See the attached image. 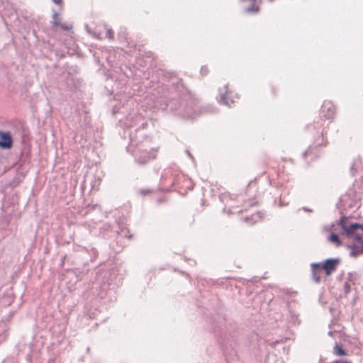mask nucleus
<instances>
[{
    "label": "nucleus",
    "mask_w": 363,
    "mask_h": 363,
    "mask_svg": "<svg viewBox=\"0 0 363 363\" xmlns=\"http://www.w3.org/2000/svg\"><path fill=\"white\" fill-rule=\"evenodd\" d=\"M342 229L346 235L354 240L360 242L363 237V225L357 223H353L347 226L345 224V218H342L339 223Z\"/></svg>",
    "instance_id": "f257e3e1"
},
{
    "label": "nucleus",
    "mask_w": 363,
    "mask_h": 363,
    "mask_svg": "<svg viewBox=\"0 0 363 363\" xmlns=\"http://www.w3.org/2000/svg\"><path fill=\"white\" fill-rule=\"evenodd\" d=\"M335 113V108L333 103L329 101H324L320 108V117L330 120L334 117Z\"/></svg>",
    "instance_id": "f03ea898"
},
{
    "label": "nucleus",
    "mask_w": 363,
    "mask_h": 363,
    "mask_svg": "<svg viewBox=\"0 0 363 363\" xmlns=\"http://www.w3.org/2000/svg\"><path fill=\"white\" fill-rule=\"evenodd\" d=\"M339 260L336 259H328L322 263H320L324 274L329 277L337 269Z\"/></svg>",
    "instance_id": "7ed1b4c3"
},
{
    "label": "nucleus",
    "mask_w": 363,
    "mask_h": 363,
    "mask_svg": "<svg viewBox=\"0 0 363 363\" xmlns=\"http://www.w3.org/2000/svg\"><path fill=\"white\" fill-rule=\"evenodd\" d=\"M311 266L312 269L313 279L316 283H318L320 281L324 272L321 268L320 263H313Z\"/></svg>",
    "instance_id": "20e7f679"
},
{
    "label": "nucleus",
    "mask_w": 363,
    "mask_h": 363,
    "mask_svg": "<svg viewBox=\"0 0 363 363\" xmlns=\"http://www.w3.org/2000/svg\"><path fill=\"white\" fill-rule=\"evenodd\" d=\"M13 140L9 133L0 132V147L10 148L12 147Z\"/></svg>",
    "instance_id": "39448f33"
},
{
    "label": "nucleus",
    "mask_w": 363,
    "mask_h": 363,
    "mask_svg": "<svg viewBox=\"0 0 363 363\" xmlns=\"http://www.w3.org/2000/svg\"><path fill=\"white\" fill-rule=\"evenodd\" d=\"M52 23L55 27H60L65 30H69L72 28L71 24H62L60 22V18L58 13L53 11L52 13Z\"/></svg>",
    "instance_id": "423d86ee"
},
{
    "label": "nucleus",
    "mask_w": 363,
    "mask_h": 363,
    "mask_svg": "<svg viewBox=\"0 0 363 363\" xmlns=\"http://www.w3.org/2000/svg\"><path fill=\"white\" fill-rule=\"evenodd\" d=\"M333 353L337 357L346 356L348 354L347 352L343 350L337 343H336L333 347Z\"/></svg>",
    "instance_id": "0eeeda50"
},
{
    "label": "nucleus",
    "mask_w": 363,
    "mask_h": 363,
    "mask_svg": "<svg viewBox=\"0 0 363 363\" xmlns=\"http://www.w3.org/2000/svg\"><path fill=\"white\" fill-rule=\"evenodd\" d=\"M260 10V7L259 5L257 4H252L250 6L247 8L245 10V12L247 13H257Z\"/></svg>",
    "instance_id": "6e6552de"
},
{
    "label": "nucleus",
    "mask_w": 363,
    "mask_h": 363,
    "mask_svg": "<svg viewBox=\"0 0 363 363\" xmlns=\"http://www.w3.org/2000/svg\"><path fill=\"white\" fill-rule=\"evenodd\" d=\"M329 240L332 242L336 243L337 246H340L342 242H340L339 237L335 233H332L329 237Z\"/></svg>",
    "instance_id": "1a4fd4ad"
},
{
    "label": "nucleus",
    "mask_w": 363,
    "mask_h": 363,
    "mask_svg": "<svg viewBox=\"0 0 363 363\" xmlns=\"http://www.w3.org/2000/svg\"><path fill=\"white\" fill-rule=\"evenodd\" d=\"M106 35L110 39H113V32L111 30H108Z\"/></svg>",
    "instance_id": "9d476101"
},
{
    "label": "nucleus",
    "mask_w": 363,
    "mask_h": 363,
    "mask_svg": "<svg viewBox=\"0 0 363 363\" xmlns=\"http://www.w3.org/2000/svg\"><path fill=\"white\" fill-rule=\"evenodd\" d=\"M52 1L60 6L62 7L63 5V1L62 0H52Z\"/></svg>",
    "instance_id": "9b49d317"
},
{
    "label": "nucleus",
    "mask_w": 363,
    "mask_h": 363,
    "mask_svg": "<svg viewBox=\"0 0 363 363\" xmlns=\"http://www.w3.org/2000/svg\"><path fill=\"white\" fill-rule=\"evenodd\" d=\"M332 363H351L350 361H335Z\"/></svg>",
    "instance_id": "f8f14e48"
},
{
    "label": "nucleus",
    "mask_w": 363,
    "mask_h": 363,
    "mask_svg": "<svg viewBox=\"0 0 363 363\" xmlns=\"http://www.w3.org/2000/svg\"><path fill=\"white\" fill-rule=\"evenodd\" d=\"M255 204H256V202H255L254 201H249V206H254ZM247 206H248V205H246V207Z\"/></svg>",
    "instance_id": "ddd939ff"
},
{
    "label": "nucleus",
    "mask_w": 363,
    "mask_h": 363,
    "mask_svg": "<svg viewBox=\"0 0 363 363\" xmlns=\"http://www.w3.org/2000/svg\"><path fill=\"white\" fill-rule=\"evenodd\" d=\"M360 242H361V243H362V250H361V252H363V241H362V240H361V241H360Z\"/></svg>",
    "instance_id": "4468645a"
}]
</instances>
